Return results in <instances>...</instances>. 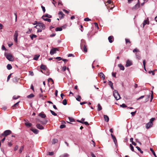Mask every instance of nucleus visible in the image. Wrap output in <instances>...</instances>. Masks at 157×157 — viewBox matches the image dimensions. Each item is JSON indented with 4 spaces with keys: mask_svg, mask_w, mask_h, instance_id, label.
Returning a JSON list of instances; mask_svg holds the SVG:
<instances>
[{
    "mask_svg": "<svg viewBox=\"0 0 157 157\" xmlns=\"http://www.w3.org/2000/svg\"><path fill=\"white\" fill-rule=\"evenodd\" d=\"M113 95L115 98L117 100H119L121 98L117 90H114Z\"/></svg>",
    "mask_w": 157,
    "mask_h": 157,
    "instance_id": "obj_1",
    "label": "nucleus"
},
{
    "mask_svg": "<svg viewBox=\"0 0 157 157\" xmlns=\"http://www.w3.org/2000/svg\"><path fill=\"white\" fill-rule=\"evenodd\" d=\"M5 56H6L7 59H8L9 60L11 61H13L14 58L11 54H5Z\"/></svg>",
    "mask_w": 157,
    "mask_h": 157,
    "instance_id": "obj_2",
    "label": "nucleus"
},
{
    "mask_svg": "<svg viewBox=\"0 0 157 157\" xmlns=\"http://www.w3.org/2000/svg\"><path fill=\"white\" fill-rule=\"evenodd\" d=\"M18 35V34L17 31H15L14 35V40L16 43L17 42V37Z\"/></svg>",
    "mask_w": 157,
    "mask_h": 157,
    "instance_id": "obj_3",
    "label": "nucleus"
},
{
    "mask_svg": "<svg viewBox=\"0 0 157 157\" xmlns=\"http://www.w3.org/2000/svg\"><path fill=\"white\" fill-rule=\"evenodd\" d=\"M85 41L83 39H82L81 40L80 44V48L82 49H83V47L86 46V45Z\"/></svg>",
    "mask_w": 157,
    "mask_h": 157,
    "instance_id": "obj_4",
    "label": "nucleus"
},
{
    "mask_svg": "<svg viewBox=\"0 0 157 157\" xmlns=\"http://www.w3.org/2000/svg\"><path fill=\"white\" fill-rule=\"evenodd\" d=\"M37 25L38 28H42L43 29H45V25L43 23L40 22H38Z\"/></svg>",
    "mask_w": 157,
    "mask_h": 157,
    "instance_id": "obj_5",
    "label": "nucleus"
},
{
    "mask_svg": "<svg viewBox=\"0 0 157 157\" xmlns=\"http://www.w3.org/2000/svg\"><path fill=\"white\" fill-rule=\"evenodd\" d=\"M57 50H58L56 48H52L50 51V54L51 55H53V54L56 53V52Z\"/></svg>",
    "mask_w": 157,
    "mask_h": 157,
    "instance_id": "obj_6",
    "label": "nucleus"
},
{
    "mask_svg": "<svg viewBox=\"0 0 157 157\" xmlns=\"http://www.w3.org/2000/svg\"><path fill=\"white\" fill-rule=\"evenodd\" d=\"M24 121H25V124L27 128H29L32 126V124L27 122V121H28L27 120H25Z\"/></svg>",
    "mask_w": 157,
    "mask_h": 157,
    "instance_id": "obj_7",
    "label": "nucleus"
},
{
    "mask_svg": "<svg viewBox=\"0 0 157 157\" xmlns=\"http://www.w3.org/2000/svg\"><path fill=\"white\" fill-rule=\"evenodd\" d=\"M153 123H151L149 122L146 125V128L147 129H148L152 127L153 126Z\"/></svg>",
    "mask_w": 157,
    "mask_h": 157,
    "instance_id": "obj_8",
    "label": "nucleus"
},
{
    "mask_svg": "<svg viewBox=\"0 0 157 157\" xmlns=\"http://www.w3.org/2000/svg\"><path fill=\"white\" fill-rule=\"evenodd\" d=\"M149 24V19L148 18H147V19L146 20H144V21L143 22V27L144 28V26L147 24L148 25Z\"/></svg>",
    "mask_w": 157,
    "mask_h": 157,
    "instance_id": "obj_9",
    "label": "nucleus"
},
{
    "mask_svg": "<svg viewBox=\"0 0 157 157\" xmlns=\"http://www.w3.org/2000/svg\"><path fill=\"white\" fill-rule=\"evenodd\" d=\"M140 5L139 4V2L138 1V2L136 4L134 7L132 8V10H137L140 7Z\"/></svg>",
    "mask_w": 157,
    "mask_h": 157,
    "instance_id": "obj_10",
    "label": "nucleus"
},
{
    "mask_svg": "<svg viewBox=\"0 0 157 157\" xmlns=\"http://www.w3.org/2000/svg\"><path fill=\"white\" fill-rule=\"evenodd\" d=\"M11 133V131L9 130H6L3 133L5 135V136H6Z\"/></svg>",
    "mask_w": 157,
    "mask_h": 157,
    "instance_id": "obj_11",
    "label": "nucleus"
},
{
    "mask_svg": "<svg viewBox=\"0 0 157 157\" xmlns=\"http://www.w3.org/2000/svg\"><path fill=\"white\" fill-rule=\"evenodd\" d=\"M132 65V62L129 60H128L126 61L125 66L127 67H129Z\"/></svg>",
    "mask_w": 157,
    "mask_h": 157,
    "instance_id": "obj_12",
    "label": "nucleus"
},
{
    "mask_svg": "<svg viewBox=\"0 0 157 157\" xmlns=\"http://www.w3.org/2000/svg\"><path fill=\"white\" fill-rule=\"evenodd\" d=\"M58 14L59 16V18L60 19L63 18L64 16V13L61 11H59L58 13Z\"/></svg>",
    "mask_w": 157,
    "mask_h": 157,
    "instance_id": "obj_13",
    "label": "nucleus"
},
{
    "mask_svg": "<svg viewBox=\"0 0 157 157\" xmlns=\"http://www.w3.org/2000/svg\"><path fill=\"white\" fill-rule=\"evenodd\" d=\"M30 130L36 134H38L39 132V131L38 130L35 128H31L30 129Z\"/></svg>",
    "mask_w": 157,
    "mask_h": 157,
    "instance_id": "obj_14",
    "label": "nucleus"
},
{
    "mask_svg": "<svg viewBox=\"0 0 157 157\" xmlns=\"http://www.w3.org/2000/svg\"><path fill=\"white\" fill-rule=\"evenodd\" d=\"M36 127L38 128L40 130L43 129L44 128L43 126L39 124H36Z\"/></svg>",
    "mask_w": 157,
    "mask_h": 157,
    "instance_id": "obj_15",
    "label": "nucleus"
},
{
    "mask_svg": "<svg viewBox=\"0 0 157 157\" xmlns=\"http://www.w3.org/2000/svg\"><path fill=\"white\" fill-rule=\"evenodd\" d=\"M108 39L109 42L110 43H112L114 40L113 37V36H110L109 37Z\"/></svg>",
    "mask_w": 157,
    "mask_h": 157,
    "instance_id": "obj_16",
    "label": "nucleus"
},
{
    "mask_svg": "<svg viewBox=\"0 0 157 157\" xmlns=\"http://www.w3.org/2000/svg\"><path fill=\"white\" fill-rule=\"evenodd\" d=\"M46 17H44V16H42L41 18L43 19L44 21H47L48 22H50L51 21V20L48 18H46Z\"/></svg>",
    "mask_w": 157,
    "mask_h": 157,
    "instance_id": "obj_17",
    "label": "nucleus"
},
{
    "mask_svg": "<svg viewBox=\"0 0 157 157\" xmlns=\"http://www.w3.org/2000/svg\"><path fill=\"white\" fill-rule=\"evenodd\" d=\"M136 58L138 59H141V56L140 54V52H138V53H136Z\"/></svg>",
    "mask_w": 157,
    "mask_h": 157,
    "instance_id": "obj_18",
    "label": "nucleus"
},
{
    "mask_svg": "<svg viewBox=\"0 0 157 157\" xmlns=\"http://www.w3.org/2000/svg\"><path fill=\"white\" fill-rule=\"evenodd\" d=\"M104 118L105 119V121L106 122H108L109 121V117L108 116L106 115H104Z\"/></svg>",
    "mask_w": 157,
    "mask_h": 157,
    "instance_id": "obj_19",
    "label": "nucleus"
},
{
    "mask_svg": "<svg viewBox=\"0 0 157 157\" xmlns=\"http://www.w3.org/2000/svg\"><path fill=\"white\" fill-rule=\"evenodd\" d=\"M39 116L42 118H45L46 117V116L45 114L42 113H40L39 114Z\"/></svg>",
    "mask_w": 157,
    "mask_h": 157,
    "instance_id": "obj_20",
    "label": "nucleus"
},
{
    "mask_svg": "<svg viewBox=\"0 0 157 157\" xmlns=\"http://www.w3.org/2000/svg\"><path fill=\"white\" fill-rule=\"evenodd\" d=\"M19 102H17L12 107V108L13 109H15V108H17V106H18V103H19Z\"/></svg>",
    "mask_w": 157,
    "mask_h": 157,
    "instance_id": "obj_21",
    "label": "nucleus"
},
{
    "mask_svg": "<svg viewBox=\"0 0 157 157\" xmlns=\"http://www.w3.org/2000/svg\"><path fill=\"white\" fill-rule=\"evenodd\" d=\"M109 85L110 86V87L112 89L114 90L113 87V83L111 81H109Z\"/></svg>",
    "mask_w": 157,
    "mask_h": 157,
    "instance_id": "obj_22",
    "label": "nucleus"
},
{
    "mask_svg": "<svg viewBox=\"0 0 157 157\" xmlns=\"http://www.w3.org/2000/svg\"><path fill=\"white\" fill-rule=\"evenodd\" d=\"M118 66L120 68V70H124V67L121 64H119L118 65Z\"/></svg>",
    "mask_w": 157,
    "mask_h": 157,
    "instance_id": "obj_23",
    "label": "nucleus"
},
{
    "mask_svg": "<svg viewBox=\"0 0 157 157\" xmlns=\"http://www.w3.org/2000/svg\"><path fill=\"white\" fill-rule=\"evenodd\" d=\"M40 68L41 69L45 70L47 68V67L45 65L42 64L40 66Z\"/></svg>",
    "mask_w": 157,
    "mask_h": 157,
    "instance_id": "obj_24",
    "label": "nucleus"
},
{
    "mask_svg": "<svg viewBox=\"0 0 157 157\" xmlns=\"http://www.w3.org/2000/svg\"><path fill=\"white\" fill-rule=\"evenodd\" d=\"M98 75L102 78H103V79H105V75L102 72L100 73Z\"/></svg>",
    "mask_w": 157,
    "mask_h": 157,
    "instance_id": "obj_25",
    "label": "nucleus"
},
{
    "mask_svg": "<svg viewBox=\"0 0 157 157\" xmlns=\"http://www.w3.org/2000/svg\"><path fill=\"white\" fill-rule=\"evenodd\" d=\"M58 140L57 139H54L52 140V144H55V143H57Z\"/></svg>",
    "mask_w": 157,
    "mask_h": 157,
    "instance_id": "obj_26",
    "label": "nucleus"
},
{
    "mask_svg": "<svg viewBox=\"0 0 157 157\" xmlns=\"http://www.w3.org/2000/svg\"><path fill=\"white\" fill-rule=\"evenodd\" d=\"M6 67L7 68V69L9 70H11L12 68V66H11V64H7Z\"/></svg>",
    "mask_w": 157,
    "mask_h": 157,
    "instance_id": "obj_27",
    "label": "nucleus"
},
{
    "mask_svg": "<svg viewBox=\"0 0 157 157\" xmlns=\"http://www.w3.org/2000/svg\"><path fill=\"white\" fill-rule=\"evenodd\" d=\"M102 109V107L99 104H98V110L100 111Z\"/></svg>",
    "mask_w": 157,
    "mask_h": 157,
    "instance_id": "obj_28",
    "label": "nucleus"
},
{
    "mask_svg": "<svg viewBox=\"0 0 157 157\" xmlns=\"http://www.w3.org/2000/svg\"><path fill=\"white\" fill-rule=\"evenodd\" d=\"M68 156V155L67 153H65L64 154L60 155L59 157H67Z\"/></svg>",
    "mask_w": 157,
    "mask_h": 157,
    "instance_id": "obj_29",
    "label": "nucleus"
},
{
    "mask_svg": "<svg viewBox=\"0 0 157 157\" xmlns=\"http://www.w3.org/2000/svg\"><path fill=\"white\" fill-rule=\"evenodd\" d=\"M43 16H44V17H47L48 18H50L52 17V16L48 14H45L44 15H43Z\"/></svg>",
    "mask_w": 157,
    "mask_h": 157,
    "instance_id": "obj_30",
    "label": "nucleus"
},
{
    "mask_svg": "<svg viewBox=\"0 0 157 157\" xmlns=\"http://www.w3.org/2000/svg\"><path fill=\"white\" fill-rule=\"evenodd\" d=\"M62 30V28L61 27H57L56 29L55 30L56 31H61Z\"/></svg>",
    "mask_w": 157,
    "mask_h": 157,
    "instance_id": "obj_31",
    "label": "nucleus"
},
{
    "mask_svg": "<svg viewBox=\"0 0 157 157\" xmlns=\"http://www.w3.org/2000/svg\"><path fill=\"white\" fill-rule=\"evenodd\" d=\"M39 56H40V55H35L34 56V57L33 58V59L36 60H38Z\"/></svg>",
    "mask_w": 157,
    "mask_h": 157,
    "instance_id": "obj_32",
    "label": "nucleus"
},
{
    "mask_svg": "<svg viewBox=\"0 0 157 157\" xmlns=\"http://www.w3.org/2000/svg\"><path fill=\"white\" fill-rule=\"evenodd\" d=\"M68 118L69 121L71 122H73L75 121L74 119L72 117H69Z\"/></svg>",
    "mask_w": 157,
    "mask_h": 157,
    "instance_id": "obj_33",
    "label": "nucleus"
},
{
    "mask_svg": "<svg viewBox=\"0 0 157 157\" xmlns=\"http://www.w3.org/2000/svg\"><path fill=\"white\" fill-rule=\"evenodd\" d=\"M34 96V95L33 94H31L30 95H28L27 96L28 98H31Z\"/></svg>",
    "mask_w": 157,
    "mask_h": 157,
    "instance_id": "obj_34",
    "label": "nucleus"
},
{
    "mask_svg": "<svg viewBox=\"0 0 157 157\" xmlns=\"http://www.w3.org/2000/svg\"><path fill=\"white\" fill-rule=\"evenodd\" d=\"M150 150H151V151L152 153L154 155L155 157H156V155L155 154V152H154V151H153V149L152 148H150Z\"/></svg>",
    "mask_w": 157,
    "mask_h": 157,
    "instance_id": "obj_35",
    "label": "nucleus"
},
{
    "mask_svg": "<svg viewBox=\"0 0 157 157\" xmlns=\"http://www.w3.org/2000/svg\"><path fill=\"white\" fill-rule=\"evenodd\" d=\"M84 52H87V49L86 48V46L83 47V49H82Z\"/></svg>",
    "mask_w": 157,
    "mask_h": 157,
    "instance_id": "obj_36",
    "label": "nucleus"
},
{
    "mask_svg": "<svg viewBox=\"0 0 157 157\" xmlns=\"http://www.w3.org/2000/svg\"><path fill=\"white\" fill-rule=\"evenodd\" d=\"M133 52L134 53L135 52H136V53L140 52V51L136 48L133 50Z\"/></svg>",
    "mask_w": 157,
    "mask_h": 157,
    "instance_id": "obj_37",
    "label": "nucleus"
},
{
    "mask_svg": "<svg viewBox=\"0 0 157 157\" xmlns=\"http://www.w3.org/2000/svg\"><path fill=\"white\" fill-rule=\"evenodd\" d=\"M47 121H48L47 120H45L43 121H40V123L43 124H46L47 123Z\"/></svg>",
    "mask_w": 157,
    "mask_h": 157,
    "instance_id": "obj_38",
    "label": "nucleus"
},
{
    "mask_svg": "<svg viewBox=\"0 0 157 157\" xmlns=\"http://www.w3.org/2000/svg\"><path fill=\"white\" fill-rule=\"evenodd\" d=\"M145 64H146V60H144L143 61V64L144 67V69L145 71H146V69L145 68Z\"/></svg>",
    "mask_w": 157,
    "mask_h": 157,
    "instance_id": "obj_39",
    "label": "nucleus"
},
{
    "mask_svg": "<svg viewBox=\"0 0 157 157\" xmlns=\"http://www.w3.org/2000/svg\"><path fill=\"white\" fill-rule=\"evenodd\" d=\"M136 148H137V150L140 152L142 154L143 153V151L141 150V149L138 146H136Z\"/></svg>",
    "mask_w": 157,
    "mask_h": 157,
    "instance_id": "obj_40",
    "label": "nucleus"
},
{
    "mask_svg": "<svg viewBox=\"0 0 157 157\" xmlns=\"http://www.w3.org/2000/svg\"><path fill=\"white\" fill-rule=\"evenodd\" d=\"M62 103L64 105H66L67 104V101L66 99H64Z\"/></svg>",
    "mask_w": 157,
    "mask_h": 157,
    "instance_id": "obj_41",
    "label": "nucleus"
},
{
    "mask_svg": "<svg viewBox=\"0 0 157 157\" xmlns=\"http://www.w3.org/2000/svg\"><path fill=\"white\" fill-rule=\"evenodd\" d=\"M50 111L52 115L55 116H56L57 115V114L53 111L50 110Z\"/></svg>",
    "mask_w": 157,
    "mask_h": 157,
    "instance_id": "obj_42",
    "label": "nucleus"
},
{
    "mask_svg": "<svg viewBox=\"0 0 157 157\" xmlns=\"http://www.w3.org/2000/svg\"><path fill=\"white\" fill-rule=\"evenodd\" d=\"M30 37L32 40L33 39L34 37L36 38L37 37V36L34 34H32V35H30Z\"/></svg>",
    "mask_w": 157,
    "mask_h": 157,
    "instance_id": "obj_43",
    "label": "nucleus"
},
{
    "mask_svg": "<svg viewBox=\"0 0 157 157\" xmlns=\"http://www.w3.org/2000/svg\"><path fill=\"white\" fill-rule=\"evenodd\" d=\"M85 120V119L84 118H82L81 120H77V121H78V122H80V123H83V122H82V121H84Z\"/></svg>",
    "mask_w": 157,
    "mask_h": 157,
    "instance_id": "obj_44",
    "label": "nucleus"
},
{
    "mask_svg": "<svg viewBox=\"0 0 157 157\" xmlns=\"http://www.w3.org/2000/svg\"><path fill=\"white\" fill-rule=\"evenodd\" d=\"M76 100L78 101H80L81 99V97H80V96L79 95H78V97H77V98H76Z\"/></svg>",
    "mask_w": 157,
    "mask_h": 157,
    "instance_id": "obj_45",
    "label": "nucleus"
},
{
    "mask_svg": "<svg viewBox=\"0 0 157 157\" xmlns=\"http://www.w3.org/2000/svg\"><path fill=\"white\" fill-rule=\"evenodd\" d=\"M24 149V146H21L19 150V152L20 153H21V152H22L23 149Z\"/></svg>",
    "mask_w": 157,
    "mask_h": 157,
    "instance_id": "obj_46",
    "label": "nucleus"
},
{
    "mask_svg": "<svg viewBox=\"0 0 157 157\" xmlns=\"http://www.w3.org/2000/svg\"><path fill=\"white\" fill-rule=\"evenodd\" d=\"M130 147L131 150H132V151H134L133 147L131 144H130Z\"/></svg>",
    "mask_w": 157,
    "mask_h": 157,
    "instance_id": "obj_47",
    "label": "nucleus"
},
{
    "mask_svg": "<svg viewBox=\"0 0 157 157\" xmlns=\"http://www.w3.org/2000/svg\"><path fill=\"white\" fill-rule=\"evenodd\" d=\"M120 107L123 108H125L127 107V105L124 104H122V105H120Z\"/></svg>",
    "mask_w": 157,
    "mask_h": 157,
    "instance_id": "obj_48",
    "label": "nucleus"
},
{
    "mask_svg": "<svg viewBox=\"0 0 157 157\" xmlns=\"http://www.w3.org/2000/svg\"><path fill=\"white\" fill-rule=\"evenodd\" d=\"M125 42H126V44H127L128 43L130 44L131 43L130 41L128 39H125Z\"/></svg>",
    "mask_w": 157,
    "mask_h": 157,
    "instance_id": "obj_49",
    "label": "nucleus"
},
{
    "mask_svg": "<svg viewBox=\"0 0 157 157\" xmlns=\"http://www.w3.org/2000/svg\"><path fill=\"white\" fill-rule=\"evenodd\" d=\"M84 21H91V20L88 17L84 19Z\"/></svg>",
    "mask_w": 157,
    "mask_h": 157,
    "instance_id": "obj_50",
    "label": "nucleus"
},
{
    "mask_svg": "<svg viewBox=\"0 0 157 157\" xmlns=\"http://www.w3.org/2000/svg\"><path fill=\"white\" fill-rule=\"evenodd\" d=\"M37 29H38V30H37V32L38 33H40V32H41L42 31V29H42L40 28H38Z\"/></svg>",
    "mask_w": 157,
    "mask_h": 157,
    "instance_id": "obj_51",
    "label": "nucleus"
},
{
    "mask_svg": "<svg viewBox=\"0 0 157 157\" xmlns=\"http://www.w3.org/2000/svg\"><path fill=\"white\" fill-rule=\"evenodd\" d=\"M113 141L115 145L116 146H117V144L116 139L113 140Z\"/></svg>",
    "mask_w": 157,
    "mask_h": 157,
    "instance_id": "obj_52",
    "label": "nucleus"
},
{
    "mask_svg": "<svg viewBox=\"0 0 157 157\" xmlns=\"http://www.w3.org/2000/svg\"><path fill=\"white\" fill-rule=\"evenodd\" d=\"M155 120V118H152L150 119L149 122H150L151 123H153V121Z\"/></svg>",
    "mask_w": 157,
    "mask_h": 157,
    "instance_id": "obj_53",
    "label": "nucleus"
},
{
    "mask_svg": "<svg viewBox=\"0 0 157 157\" xmlns=\"http://www.w3.org/2000/svg\"><path fill=\"white\" fill-rule=\"evenodd\" d=\"M32 29H29V31H27L26 33H27V34H29L31 33V32L32 31Z\"/></svg>",
    "mask_w": 157,
    "mask_h": 157,
    "instance_id": "obj_54",
    "label": "nucleus"
},
{
    "mask_svg": "<svg viewBox=\"0 0 157 157\" xmlns=\"http://www.w3.org/2000/svg\"><path fill=\"white\" fill-rule=\"evenodd\" d=\"M66 127V125L64 124H61L60 125V128H63Z\"/></svg>",
    "mask_w": 157,
    "mask_h": 157,
    "instance_id": "obj_55",
    "label": "nucleus"
},
{
    "mask_svg": "<svg viewBox=\"0 0 157 157\" xmlns=\"http://www.w3.org/2000/svg\"><path fill=\"white\" fill-rule=\"evenodd\" d=\"M41 8L42 9V10H43V12L44 13L45 11V8L44 7V6H41Z\"/></svg>",
    "mask_w": 157,
    "mask_h": 157,
    "instance_id": "obj_56",
    "label": "nucleus"
},
{
    "mask_svg": "<svg viewBox=\"0 0 157 157\" xmlns=\"http://www.w3.org/2000/svg\"><path fill=\"white\" fill-rule=\"evenodd\" d=\"M136 113V111H135V112H131V114L132 115V116H133L135 115Z\"/></svg>",
    "mask_w": 157,
    "mask_h": 157,
    "instance_id": "obj_57",
    "label": "nucleus"
},
{
    "mask_svg": "<svg viewBox=\"0 0 157 157\" xmlns=\"http://www.w3.org/2000/svg\"><path fill=\"white\" fill-rule=\"evenodd\" d=\"M12 74H10L7 77V81L8 82L9 80L10 79V78L11 77V75Z\"/></svg>",
    "mask_w": 157,
    "mask_h": 157,
    "instance_id": "obj_58",
    "label": "nucleus"
},
{
    "mask_svg": "<svg viewBox=\"0 0 157 157\" xmlns=\"http://www.w3.org/2000/svg\"><path fill=\"white\" fill-rule=\"evenodd\" d=\"M66 68H67V67H66V66H64L62 68V71H64L66 70Z\"/></svg>",
    "mask_w": 157,
    "mask_h": 157,
    "instance_id": "obj_59",
    "label": "nucleus"
},
{
    "mask_svg": "<svg viewBox=\"0 0 157 157\" xmlns=\"http://www.w3.org/2000/svg\"><path fill=\"white\" fill-rule=\"evenodd\" d=\"M148 73H152V75H155V73L154 72V71H149V72H148Z\"/></svg>",
    "mask_w": 157,
    "mask_h": 157,
    "instance_id": "obj_60",
    "label": "nucleus"
},
{
    "mask_svg": "<svg viewBox=\"0 0 157 157\" xmlns=\"http://www.w3.org/2000/svg\"><path fill=\"white\" fill-rule=\"evenodd\" d=\"M18 145H16V146L15 147H14V150L15 151H16L17 150V149H18Z\"/></svg>",
    "mask_w": 157,
    "mask_h": 157,
    "instance_id": "obj_61",
    "label": "nucleus"
},
{
    "mask_svg": "<svg viewBox=\"0 0 157 157\" xmlns=\"http://www.w3.org/2000/svg\"><path fill=\"white\" fill-rule=\"evenodd\" d=\"M48 155H52L54 154V152L52 151L49 152H48Z\"/></svg>",
    "mask_w": 157,
    "mask_h": 157,
    "instance_id": "obj_62",
    "label": "nucleus"
},
{
    "mask_svg": "<svg viewBox=\"0 0 157 157\" xmlns=\"http://www.w3.org/2000/svg\"><path fill=\"white\" fill-rule=\"evenodd\" d=\"M144 97V96H140V97L139 98H137V100H139L140 99H142Z\"/></svg>",
    "mask_w": 157,
    "mask_h": 157,
    "instance_id": "obj_63",
    "label": "nucleus"
},
{
    "mask_svg": "<svg viewBox=\"0 0 157 157\" xmlns=\"http://www.w3.org/2000/svg\"><path fill=\"white\" fill-rule=\"evenodd\" d=\"M62 59L61 57H57L56 58V59H58L59 60H60Z\"/></svg>",
    "mask_w": 157,
    "mask_h": 157,
    "instance_id": "obj_64",
    "label": "nucleus"
}]
</instances>
